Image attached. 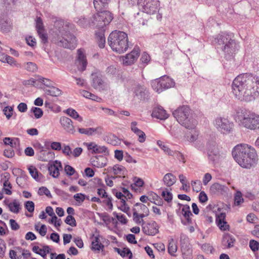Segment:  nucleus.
Listing matches in <instances>:
<instances>
[{"label":"nucleus","mask_w":259,"mask_h":259,"mask_svg":"<svg viewBox=\"0 0 259 259\" xmlns=\"http://www.w3.org/2000/svg\"><path fill=\"white\" fill-rule=\"evenodd\" d=\"M27 178V176L25 175L23 176H21L20 177H17L16 179V183L17 184L21 187L23 188L24 187L25 182H26Z\"/></svg>","instance_id":"58"},{"label":"nucleus","mask_w":259,"mask_h":259,"mask_svg":"<svg viewBox=\"0 0 259 259\" xmlns=\"http://www.w3.org/2000/svg\"><path fill=\"white\" fill-rule=\"evenodd\" d=\"M18 140V139L16 138L14 139H11L10 138H5L3 140L4 143L6 145H10L11 146L10 148L15 147L16 146V143L14 141Z\"/></svg>","instance_id":"42"},{"label":"nucleus","mask_w":259,"mask_h":259,"mask_svg":"<svg viewBox=\"0 0 259 259\" xmlns=\"http://www.w3.org/2000/svg\"><path fill=\"white\" fill-rule=\"evenodd\" d=\"M84 144L87 146L89 150L92 151V153H102L104 154L105 155L109 154L107 148L104 146H99L94 142L90 143H84Z\"/></svg>","instance_id":"13"},{"label":"nucleus","mask_w":259,"mask_h":259,"mask_svg":"<svg viewBox=\"0 0 259 259\" xmlns=\"http://www.w3.org/2000/svg\"><path fill=\"white\" fill-rule=\"evenodd\" d=\"M60 123L64 130L68 133L73 134L75 132L72 121L69 118L65 116L61 117L60 119Z\"/></svg>","instance_id":"14"},{"label":"nucleus","mask_w":259,"mask_h":259,"mask_svg":"<svg viewBox=\"0 0 259 259\" xmlns=\"http://www.w3.org/2000/svg\"><path fill=\"white\" fill-rule=\"evenodd\" d=\"M55 25L58 29L56 32V36L53 38V42L58 46L74 49L77 45L76 37L68 31L67 26H63L62 22H56Z\"/></svg>","instance_id":"3"},{"label":"nucleus","mask_w":259,"mask_h":259,"mask_svg":"<svg viewBox=\"0 0 259 259\" xmlns=\"http://www.w3.org/2000/svg\"><path fill=\"white\" fill-rule=\"evenodd\" d=\"M213 124L216 129L223 134H229L233 131V122L225 117L216 118L213 121Z\"/></svg>","instance_id":"9"},{"label":"nucleus","mask_w":259,"mask_h":259,"mask_svg":"<svg viewBox=\"0 0 259 259\" xmlns=\"http://www.w3.org/2000/svg\"><path fill=\"white\" fill-rule=\"evenodd\" d=\"M135 207H139L140 209L141 210V211L143 213H145V215H149V209L147 207V206H146L145 205H144V204H143L142 203H137L135 205Z\"/></svg>","instance_id":"53"},{"label":"nucleus","mask_w":259,"mask_h":259,"mask_svg":"<svg viewBox=\"0 0 259 259\" xmlns=\"http://www.w3.org/2000/svg\"><path fill=\"white\" fill-rule=\"evenodd\" d=\"M113 214L117 218V219L122 224H126L127 222V219L123 214H119L116 212H114Z\"/></svg>","instance_id":"54"},{"label":"nucleus","mask_w":259,"mask_h":259,"mask_svg":"<svg viewBox=\"0 0 259 259\" xmlns=\"http://www.w3.org/2000/svg\"><path fill=\"white\" fill-rule=\"evenodd\" d=\"M4 202L11 212L14 213H18L19 212L21 209L20 204L17 199H14L12 202L9 203H7L6 201Z\"/></svg>","instance_id":"25"},{"label":"nucleus","mask_w":259,"mask_h":259,"mask_svg":"<svg viewBox=\"0 0 259 259\" xmlns=\"http://www.w3.org/2000/svg\"><path fill=\"white\" fill-rule=\"evenodd\" d=\"M160 79L164 90L173 87L175 85V83L174 81L168 76H163L160 77Z\"/></svg>","instance_id":"28"},{"label":"nucleus","mask_w":259,"mask_h":259,"mask_svg":"<svg viewBox=\"0 0 259 259\" xmlns=\"http://www.w3.org/2000/svg\"><path fill=\"white\" fill-rule=\"evenodd\" d=\"M36 28L37 32L44 31L42 19L40 17H37L36 20Z\"/></svg>","instance_id":"51"},{"label":"nucleus","mask_w":259,"mask_h":259,"mask_svg":"<svg viewBox=\"0 0 259 259\" xmlns=\"http://www.w3.org/2000/svg\"><path fill=\"white\" fill-rule=\"evenodd\" d=\"M59 167L62 168V165L60 162H59V165L52 164L49 166L48 170L50 175L55 178L58 177L59 175Z\"/></svg>","instance_id":"31"},{"label":"nucleus","mask_w":259,"mask_h":259,"mask_svg":"<svg viewBox=\"0 0 259 259\" xmlns=\"http://www.w3.org/2000/svg\"><path fill=\"white\" fill-rule=\"evenodd\" d=\"M99 239L96 238L95 241L92 242V250L100 251L104 248V245L101 243H99Z\"/></svg>","instance_id":"43"},{"label":"nucleus","mask_w":259,"mask_h":259,"mask_svg":"<svg viewBox=\"0 0 259 259\" xmlns=\"http://www.w3.org/2000/svg\"><path fill=\"white\" fill-rule=\"evenodd\" d=\"M181 250L184 259H192V250H189L186 252H184V244L181 242Z\"/></svg>","instance_id":"40"},{"label":"nucleus","mask_w":259,"mask_h":259,"mask_svg":"<svg viewBox=\"0 0 259 259\" xmlns=\"http://www.w3.org/2000/svg\"><path fill=\"white\" fill-rule=\"evenodd\" d=\"M218 48H221L225 54L227 59H231L233 55L238 50L237 45L234 39L231 38V35L223 33L219 34L215 39Z\"/></svg>","instance_id":"5"},{"label":"nucleus","mask_w":259,"mask_h":259,"mask_svg":"<svg viewBox=\"0 0 259 259\" xmlns=\"http://www.w3.org/2000/svg\"><path fill=\"white\" fill-rule=\"evenodd\" d=\"M171 156L176 157L179 160L182 161L183 163L185 162L184 155L179 151H174L173 152V155H171Z\"/></svg>","instance_id":"61"},{"label":"nucleus","mask_w":259,"mask_h":259,"mask_svg":"<svg viewBox=\"0 0 259 259\" xmlns=\"http://www.w3.org/2000/svg\"><path fill=\"white\" fill-rule=\"evenodd\" d=\"M140 55L139 49L135 47L134 50L129 54H127L123 58V63L125 65H130L138 59Z\"/></svg>","instance_id":"12"},{"label":"nucleus","mask_w":259,"mask_h":259,"mask_svg":"<svg viewBox=\"0 0 259 259\" xmlns=\"http://www.w3.org/2000/svg\"><path fill=\"white\" fill-rule=\"evenodd\" d=\"M227 187L218 183H214L210 188V191L214 194L220 193H223L227 191Z\"/></svg>","instance_id":"26"},{"label":"nucleus","mask_w":259,"mask_h":259,"mask_svg":"<svg viewBox=\"0 0 259 259\" xmlns=\"http://www.w3.org/2000/svg\"><path fill=\"white\" fill-rule=\"evenodd\" d=\"M232 153L235 161L241 167L246 168L253 166L258 159L255 149L247 144L237 145Z\"/></svg>","instance_id":"2"},{"label":"nucleus","mask_w":259,"mask_h":259,"mask_svg":"<svg viewBox=\"0 0 259 259\" xmlns=\"http://www.w3.org/2000/svg\"><path fill=\"white\" fill-rule=\"evenodd\" d=\"M24 67L29 72H34L37 70L36 64L33 62H29L24 64Z\"/></svg>","instance_id":"39"},{"label":"nucleus","mask_w":259,"mask_h":259,"mask_svg":"<svg viewBox=\"0 0 259 259\" xmlns=\"http://www.w3.org/2000/svg\"><path fill=\"white\" fill-rule=\"evenodd\" d=\"M249 247L253 251H257L259 249V242L254 240H250Z\"/></svg>","instance_id":"52"},{"label":"nucleus","mask_w":259,"mask_h":259,"mask_svg":"<svg viewBox=\"0 0 259 259\" xmlns=\"http://www.w3.org/2000/svg\"><path fill=\"white\" fill-rule=\"evenodd\" d=\"M65 222L67 225L72 227L76 226V222L75 218L71 215H68L65 220Z\"/></svg>","instance_id":"44"},{"label":"nucleus","mask_w":259,"mask_h":259,"mask_svg":"<svg viewBox=\"0 0 259 259\" xmlns=\"http://www.w3.org/2000/svg\"><path fill=\"white\" fill-rule=\"evenodd\" d=\"M191 185L193 187V190L197 192H199L201 189V183L199 180H196L191 182Z\"/></svg>","instance_id":"46"},{"label":"nucleus","mask_w":259,"mask_h":259,"mask_svg":"<svg viewBox=\"0 0 259 259\" xmlns=\"http://www.w3.org/2000/svg\"><path fill=\"white\" fill-rule=\"evenodd\" d=\"M161 195L165 201H167V202H170L171 201L172 199V195L170 192H168L167 190L163 191L162 192Z\"/></svg>","instance_id":"48"},{"label":"nucleus","mask_w":259,"mask_h":259,"mask_svg":"<svg viewBox=\"0 0 259 259\" xmlns=\"http://www.w3.org/2000/svg\"><path fill=\"white\" fill-rule=\"evenodd\" d=\"M31 111L34 113V116L36 118H40L43 114L42 110L38 107H32L31 109Z\"/></svg>","instance_id":"45"},{"label":"nucleus","mask_w":259,"mask_h":259,"mask_svg":"<svg viewBox=\"0 0 259 259\" xmlns=\"http://www.w3.org/2000/svg\"><path fill=\"white\" fill-rule=\"evenodd\" d=\"M113 19L111 13L108 11L98 12L91 18L90 26L103 28L109 24Z\"/></svg>","instance_id":"8"},{"label":"nucleus","mask_w":259,"mask_h":259,"mask_svg":"<svg viewBox=\"0 0 259 259\" xmlns=\"http://www.w3.org/2000/svg\"><path fill=\"white\" fill-rule=\"evenodd\" d=\"M90 162L93 166L98 168L103 167L106 166L107 158L103 155L93 156L90 159Z\"/></svg>","instance_id":"17"},{"label":"nucleus","mask_w":259,"mask_h":259,"mask_svg":"<svg viewBox=\"0 0 259 259\" xmlns=\"http://www.w3.org/2000/svg\"><path fill=\"white\" fill-rule=\"evenodd\" d=\"M177 251V245L174 240L171 239L169 241L168 246V252L172 256H176L174 254Z\"/></svg>","instance_id":"37"},{"label":"nucleus","mask_w":259,"mask_h":259,"mask_svg":"<svg viewBox=\"0 0 259 259\" xmlns=\"http://www.w3.org/2000/svg\"><path fill=\"white\" fill-rule=\"evenodd\" d=\"M99 130H100V127H97V128L90 127V128H79L78 132H79V133H80L81 134H85L88 136H92L95 133H99Z\"/></svg>","instance_id":"34"},{"label":"nucleus","mask_w":259,"mask_h":259,"mask_svg":"<svg viewBox=\"0 0 259 259\" xmlns=\"http://www.w3.org/2000/svg\"><path fill=\"white\" fill-rule=\"evenodd\" d=\"M135 97L140 100H145L148 94V91L144 85L136 84L133 89Z\"/></svg>","instance_id":"15"},{"label":"nucleus","mask_w":259,"mask_h":259,"mask_svg":"<svg viewBox=\"0 0 259 259\" xmlns=\"http://www.w3.org/2000/svg\"><path fill=\"white\" fill-rule=\"evenodd\" d=\"M142 231L146 235L154 236L159 232V227L157 224L152 221L142 226Z\"/></svg>","instance_id":"11"},{"label":"nucleus","mask_w":259,"mask_h":259,"mask_svg":"<svg viewBox=\"0 0 259 259\" xmlns=\"http://www.w3.org/2000/svg\"><path fill=\"white\" fill-rule=\"evenodd\" d=\"M147 14L144 12L138 13L137 15L135 16L136 19L139 22V24L144 26L147 24Z\"/></svg>","instance_id":"36"},{"label":"nucleus","mask_w":259,"mask_h":259,"mask_svg":"<svg viewBox=\"0 0 259 259\" xmlns=\"http://www.w3.org/2000/svg\"><path fill=\"white\" fill-rule=\"evenodd\" d=\"M109 2L110 0H94V7L98 12L105 11L104 9L108 8Z\"/></svg>","instance_id":"23"},{"label":"nucleus","mask_w":259,"mask_h":259,"mask_svg":"<svg viewBox=\"0 0 259 259\" xmlns=\"http://www.w3.org/2000/svg\"><path fill=\"white\" fill-rule=\"evenodd\" d=\"M85 197L86 196L82 193H77L73 196L74 199L79 203L83 202Z\"/></svg>","instance_id":"57"},{"label":"nucleus","mask_w":259,"mask_h":259,"mask_svg":"<svg viewBox=\"0 0 259 259\" xmlns=\"http://www.w3.org/2000/svg\"><path fill=\"white\" fill-rule=\"evenodd\" d=\"M13 108L10 106H7L4 108L3 111L8 119H9L13 114Z\"/></svg>","instance_id":"55"},{"label":"nucleus","mask_w":259,"mask_h":259,"mask_svg":"<svg viewBox=\"0 0 259 259\" xmlns=\"http://www.w3.org/2000/svg\"><path fill=\"white\" fill-rule=\"evenodd\" d=\"M76 22L79 25L83 27H85L88 26H90L91 19L90 20H88L84 17H81V18L78 19V20L76 21Z\"/></svg>","instance_id":"41"},{"label":"nucleus","mask_w":259,"mask_h":259,"mask_svg":"<svg viewBox=\"0 0 259 259\" xmlns=\"http://www.w3.org/2000/svg\"><path fill=\"white\" fill-rule=\"evenodd\" d=\"M24 207L30 213L33 212L34 210V203L32 201H27L25 202Z\"/></svg>","instance_id":"49"},{"label":"nucleus","mask_w":259,"mask_h":259,"mask_svg":"<svg viewBox=\"0 0 259 259\" xmlns=\"http://www.w3.org/2000/svg\"><path fill=\"white\" fill-rule=\"evenodd\" d=\"M144 12L146 14H153L157 12L159 6V2L158 0H140L139 3Z\"/></svg>","instance_id":"10"},{"label":"nucleus","mask_w":259,"mask_h":259,"mask_svg":"<svg viewBox=\"0 0 259 259\" xmlns=\"http://www.w3.org/2000/svg\"><path fill=\"white\" fill-rule=\"evenodd\" d=\"M152 116L160 120H165L168 118V115L163 107L159 106L154 108L152 113Z\"/></svg>","instance_id":"21"},{"label":"nucleus","mask_w":259,"mask_h":259,"mask_svg":"<svg viewBox=\"0 0 259 259\" xmlns=\"http://www.w3.org/2000/svg\"><path fill=\"white\" fill-rule=\"evenodd\" d=\"M29 173L31 177L37 181H39L42 177V175L38 173L37 169L33 166H30L28 168Z\"/></svg>","instance_id":"35"},{"label":"nucleus","mask_w":259,"mask_h":259,"mask_svg":"<svg viewBox=\"0 0 259 259\" xmlns=\"http://www.w3.org/2000/svg\"><path fill=\"white\" fill-rule=\"evenodd\" d=\"M236 239L231 234L225 233L222 239V245L225 248H230L234 246Z\"/></svg>","instance_id":"16"},{"label":"nucleus","mask_w":259,"mask_h":259,"mask_svg":"<svg viewBox=\"0 0 259 259\" xmlns=\"http://www.w3.org/2000/svg\"><path fill=\"white\" fill-rule=\"evenodd\" d=\"M237 116L242 126L250 130L259 128V115L245 109H240L237 112Z\"/></svg>","instance_id":"7"},{"label":"nucleus","mask_w":259,"mask_h":259,"mask_svg":"<svg viewBox=\"0 0 259 259\" xmlns=\"http://www.w3.org/2000/svg\"><path fill=\"white\" fill-rule=\"evenodd\" d=\"M37 80L43 83L47 87H51L52 85V81L49 79L44 78L40 76H37Z\"/></svg>","instance_id":"50"},{"label":"nucleus","mask_w":259,"mask_h":259,"mask_svg":"<svg viewBox=\"0 0 259 259\" xmlns=\"http://www.w3.org/2000/svg\"><path fill=\"white\" fill-rule=\"evenodd\" d=\"M77 54L78 57L77 59L76 60L75 64L77 66L78 70L82 72L85 70L86 68L87 61L85 56L81 50H78Z\"/></svg>","instance_id":"18"},{"label":"nucleus","mask_w":259,"mask_h":259,"mask_svg":"<svg viewBox=\"0 0 259 259\" xmlns=\"http://www.w3.org/2000/svg\"><path fill=\"white\" fill-rule=\"evenodd\" d=\"M4 155L8 158H12L14 156L15 153L12 148H9L4 150Z\"/></svg>","instance_id":"64"},{"label":"nucleus","mask_w":259,"mask_h":259,"mask_svg":"<svg viewBox=\"0 0 259 259\" xmlns=\"http://www.w3.org/2000/svg\"><path fill=\"white\" fill-rule=\"evenodd\" d=\"M66 113L72 118L77 119L80 122L82 120V118L79 115L74 109L69 108L67 109Z\"/></svg>","instance_id":"38"},{"label":"nucleus","mask_w":259,"mask_h":259,"mask_svg":"<svg viewBox=\"0 0 259 259\" xmlns=\"http://www.w3.org/2000/svg\"><path fill=\"white\" fill-rule=\"evenodd\" d=\"M38 194L39 195H42L44 194L46 195L49 198H52V196L49 190V189L45 187H40L38 191Z\"/></svg>","instance_id":"47"},{"label":"nucleus","mask_w":259,"mask_h":259,"mask_svg":"<svg viewBox=\"0 0 259 259\" xmlns=\"http://www.w3.org/2000/svg\"><path fill=\"white\" fill-rule=\"evenodd\" d=\"M226 213L222 212L216 217V223L222 231H229L230 226L225 221Z\"/></svg>","instance_id":"20"},{"label":"nucleus","mask_w":259,"mask_h":259,"mask_svg":"<svg viewBox=\"0 0 259 259\" xmlns=\"http://www.w3.org/2000/svg\"><path fill=\"white\" fill-rule=\"evenodd\" d=\"M13 28V24L9 18L4 17L0 19V30L3 33H8Z\"/></svg>","instance_id":"19"},{"label":"nucleus","mask_w":259,"mask_h":259,"mask_svg":"<svg viewBox=\"0 0 259 259\" xmlns=\"http://www.w3.org/2000/svg\"><path fill=\"white\" fill-rule=\"evenodd\" d=\"M133 220L134 222L137 224H140L141 222H143V220H140V217L136 208H133Z\"/></svg>","instance_id":"62"},{"label":"nucleus","mask_w":259,"mask_h":259,"mask_svg":"<svg viewBox=\"0 0 259 259\" xmlns=\"http://www.w3.org/2000/svg\"><path fill=\"white\" fill-rule=\"evenodd\" d=\"M50 88V89H44L46 94L54 97H58L62 94V91L59 89L56 88L52 85Z\"/></svg>","instance_id":"33"},{"label":"nucleus","mask_w":259,"mask_h":259,"mask_svg":"<svg viewBox=\"0 0 259 259\" xmlns=\"http://www.w3.org/2000/svg\"><path fill=\"white\" fill-rule=\"evenodd\" d=\"M6 62L9 64L10 65L15 66L16 67H20V64L17 63L14 58H13L12 57L8 55V57H6Z\"/></svg>","instance_id":"60"},{"label":"nucleus","mask_w":259,"mask_h":259,"mask_svg":"<svg viewBox=\"0 0 259 259\" xmlns=\"http://www.w3.org/2000/svg\"><path fill=\"white\" fill-rule=\"evenodd\" d=\"M151 85L153 90L158 93H160L164 91L160 78L152 81Z\"/></svg>","instance_id":"32"},{"label":"nucleus","mask_w":259,"mask_h":259,"mask_svg":"<svg viewBox=\"0 0 259 259\" xmlns=\"http://www.w3.org/2000/svg\"><path fill=\"white\" fill-rule=\"evenodd\" d=\"M235 204L237 205L240 204L243 201V199L242 197V194L240 191H237L234 197Z\"/></svg>","instance_id":"56"},{"label":"nucleus","mask_w":259,"mask_h":259,"mask_svg":"<svg viewBox=\"0 0 259 259\" xmlns=\"http://www.w3.org/2000/svg\"><path fill=\"white\" fill-rule=\"evenodd\" d=\"M220 152L215 145L210 146L208 148V156L211 160L215 161L220 157Z\"/></svg>","instance_id":"22"},{"label":"nucleus","mask_w":259,"mask_h":259,"mask_svg":"<svg viewBox=\"0 0 259 259\" xmlns=\"http://www.w3.org/2000/svg\"><path fill=\"white\" fill-rule=\"evenodd\" d=\"M92 85L95 89H99L102 88L103 84L100 75L97 73H93L92 74Z\"/></svg>","instance_id":"24"},{"label":"nucleus","mask_w":259,"mask_h":259,"mask_svg":"<svg viewBox=\"0 0 259 259\" xmlns=\"http://www.w3.org/2000/svg\"><path fill=\"white\" fill-rule=\"evenodd\" d=\"M64 170L68 176H71L75 172V169L69 165H66L64 167Z\"/></svg>","instance_id":"59"},{"label":"nucleus","mask_w":259,"mask_h":259,"mask_svg":"<svg viewBox=\"0 0 259 259\" xmlns=\"http://www.w3.org/2000/svg\"><path fill=\"white\" fill-rule=\"evenodd\" d=\"M96 37L98 46L100 48H103L105 44V37L103 30L96 32Z\"/></svg>","instance_id":"29"},{"label":"nucleus","mask_w":259,"mask_h":259,"mask_svg":"<svg viewBox=\"0 0 259 259\" xmlns=\"http://www.w3.org/2000/svg\"><path fill=\"white\" fill-rule=\"evenodd\" d=\"M110 144L112 145L116 146L120 144V139L115 135H112L110 138Z\"/></svg>","instance_id":"63"},{"label":"nucleus","mask_w":259,"mask_h":259,"mask_svg":"<svg viewBox=\"0 0 259 259\" xmlns=\"http://www.w3.org/2000/svg\"><path fill=\"white\" fill-rule=\"evenodd\" d=\"M232 92L241 101L250 102L259 96V78L252 74L238 75L233 80Z\"/></svg>","instance_id":"1"},{"label":"nucleus","mask_w":259,"mask_h":259,"mask_svg":"<svg viewBox=\"0 0 259 259\" xmlns=\"http://www.w3.org/2000/svg\"><path fill=\"white\" fill-rule=\"evenodd\" d=\"M108 43L113 51L124 53L128 48L127 34L119 30L113 31L108 37Z\"/></svg>","instance_id":"4"},{"label":"nucleus","mask_w":259,"mask_h":259,"mask_svg":"<svg viewBox=\"0 0 259 259\" xmlns=\"http://www.w3.org/2000/svg\"><path fill=\"white\" fill-rule=\"evenodd\" d=\"M163 181L166 186L170 187L176 182L177 178L171 173H167L164 175Z\"/></svg>","instance_id":"27"},{"label":"nucleus","mask_w":259,"mask_h":259,"mask_svg":"<svg viewBox=\"0 0 259 259\" xmlns=\"http://www.w3.org/2000/svg\"><path fill=\"white\" fill-rule=\"evenodd\" d=\"M114 250L117 252L123 257L128 256L130 259L132 258V253L128 248L124 247L123 248V250H121L120 248L114 247Z\"/></svg>","instance_id":"30"},{"label":"nucleus","mask_w":259,"mask_h":259,"mask_svg":"<svg viewBox=\"0 0 259 259\" xmlns=\"http://www.w3.org/2000/svg\"><path fill=\"white\" fill-rule=\"evenodd\" d=\"M190 109L187 106L179 107L172 114L178 122L188 129H194L197 121L190 115Z\"/></svg>","instance_id":"6"}]
</instances>
